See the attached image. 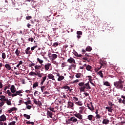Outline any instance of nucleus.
Returning a JSON list of instances; mask_svg holds the SVG:
<instances>
[{"instance_id": "09e8293b", "label": "nucleus", "mask_w": 125, "mask_h": 125, "mask_svg": "<svg viewBox=\"0 0 125 125\" xmlns=\"http://www.w3.org/2000/svg\"><path fill=\"white\" fill-rule=\"evenodd\" d=\"M28 42H34V38H29L28 39Z\"/></svg>"}, {"instance_id": "f3484780", "label": "nucleus", "mask_w": 125, "mask_h": 125, "mask_svg": "<svg viewBox=\"0 0 125 125\" xmlns=\"http://www.w3.org/2000/svg\"><path fill=\"white\" fill-rule=\"evenodd\" d=\"M0 122H4L5 121H6V117H5V115H2L0 116Z\"/></svg>"}, {"instance_id": "c756f323", "label": "nucleus", "mask_w": 125, "mask_h": 125, "mask_svg": "<svg viewBox=\"0 0 125 125\" xmlns=\"http://www.w3.org/2000/svg\"><path fill=\"white\" fill-rule=\"evenodd\" d=\"M23 117L27 119V120H29L31 118V116L30 115H28L27 114H23Z\"/></svg>"}, {"instance_id": "5fc2aeb1", "label": "nucleus", "mask_w": 125, "mask_h": 125, "mask_svg": "<svg viewBox=\"0 0 125 125\" xmlns=\"http://www.w3.org/2000/svg\"><path fill=\"white\" fill-rule=\"evenodd\" d=\"M26 20H30V19H32V16H28L26 17Z\"/></svg>"}, {"instance_id": "473e14b6", "label": "nucleus", "mask_w": 125, "mask_h": 125, "mask_svg": "<svg viewBox=\"0 0 125 125\" xmlns=\"http://www.w3.org/2000/svg\"><path fill=\"white\" fill-rule=\"evenodd\" d=\"M104 85H106V86H110V83L107 81L104 83Z\"/></svg>"}, {"instance_id": "603ef678", "label": "nucleus", "mask_w": 125, "mask_h": 125, "mask_svg": "<svg viewBox=\"0 0 125 125\" xmlns=\"http://www.w3.org/2000/svg\"><path fill=\"white\" fill-rule=\"evenodd\" d=\"M33 102L36 104V105H38V102L37 101V100L35 98L33 99Z\"/></svg>"}, {"instance_id": "774afa93", "label": "nucleus", "mask_w": 125, "mask_h": 125, "mask_svg": "<svg viewBox=\"0 0 125 125\" xmlns=\"http://www.w3.org/2000/svg\"><path fill=\"white\" fill-rule=\"evenodd\" d=\"M27 109H28V110H31V108H32V106L31 105H27L26 106Z\"/></svg>"}, {"instance_id": "a19ab883", "label": "nucleus", "mask_w": 125, "mask_h": 125, "mask_svg": "<svg viewBox=\"0 0 125 125\" xmlns=\"http://www.w3.org/2000/svg\"><path fill=\"white\" fill-rule=\"evenodd\" d=\"M37 47H38V45H36V46L32 47L31 48V51H34V50H35V49L37 48Z\"/></svg>"}, {"instance_id": "4d7b16f0", "label": "nucleus", "mask_w": 125, "mask_h": 125, "mask_svg": "<svg viewBox=\"0 0 125 125\" xmlns=\"http://www.w3.org/2000/svg\"><path fill=\"white\" fill-rule=\"evenodd\" d=\"M13 93L12 94V93H11V92L8 94V96H12V97H14L15 96H13Z\"/></svg>"}, {"instance_id": "13d9d810", "label": "nucleus", "mask_w": 125, "mask_h": 125, "mask_svg": "<svg viewBox=\"0 0 125 125\" xmlns=\"http://www.w3.org/2000/svg\"><path fill=\"white\" fill-rule=\"evenodd\" d=\"M48 109L50 110V111H51L52 112H54V108L53 107H49Z\"/></svg>"}, {"instance_id": "6e6d98bb", "label": "nucleus", "mask_w": 125, "mask_h": 125, "mask_svg": "<svg viewBox=\"0 0 125 125\" xmlns=\"http://www.w3.org/2000/svg\"><path fill=\"white\" fill-rule=\"evenodd\" d=\"M74 101H79V99L76 97H73Z\"/></svg>"}, {"instance_id": "393cba45", "label": "nucleus", "mask_w": 125, "mask_h": 125, "mask_svg": "<svg viewBox=\"0 0 125 125\" xmlns=\"http://www.w3.org/2000/svg\"><path fill=\"white\" fill-rule=\"evenodd\" d=\"M71 118L72 123H77V122H78V119L76 118L75 117H72Z\"/></svg>"}, {"instance_id": "c85d7f7f", "label": "nucleus", "mask_w": 125, "mask_h": 125, "mask_svg": "<svg viewBox=\"0 0 125 125\" xmlns=\"http://www.w3.org/2000/svg\"><path fill=\"white\" fill-rule=\"evenodd\" d=\"M29 76H37V73L35 72H31L29 73Z\"/></svg>"}, {"instance_id": "8fccbe9b", "label": "nucleus", "mask_w": 125, "mask_h": 125, "mask_svg": "<svg viewBox=\"0 0 125 125\" xmlns=\"http://www.w3.org/2000/svg\"><path fill=\"white\" fill-rule=\"evenodd\" d=\"M36 76H38L39 78H42V74L39 73L38 72L36 73Z\"/></svg>"}, {"instance_id": "680f3d73", "label": "nucleus", "mask_w": 125, "mask_h": 125, "mask_svg": "<svg viewBox=\"0 0 125 125\" xmlns=\"http://www.w3.org/2000/svg\"><path fill=\"white\" fill-rule=\"evenodd\" d=\"M108 105H110V107H113V105L114 104L112 103V102H108Z\"/></svg>"}, {"instance_id": "338daca9", "label": "nucleus", "mask_w": 125, "mask_h": 125, "mask_svg": "<svg viewBox=\"0 0 125 125\" xmlns=\"http://www.w3.org/2000/svg\"><path fill=\"white\" fill-rule=\"evenodd\" d=\"M45 80H46V76H44L42 77V82H45Z\"/></svg>"}, {"instance_id": "cd10ccee", "label": "nucleus", "mask_w": 125, "mask_h": 125, "mask_svg": "<svg viewBox=\"0 0 125 125\" xmlns=\"http://www.w3.org/2000/svg\"><path fill=\"white\" fill-rule=\"evenodd\" d=\"M23 61H21L19 62L18 64L17 65L16 67L17 68H19V69H20V67H19L20 66V65H22V64H23Z\"/></svg>"}, {"instance_id": "a18cd8bd", "label": "nucleus", "mask_w": 125, "mask_h": 125, "mask_svg": "<svg viewBox=\"0 0 125 125\" xmlns=\"http://www.w3.org/2000/svg\"><path fill=\"white\" fill-rule=\"evenodd\" d=\"M77 34L78 35L83 36V32H82V31H77Z\"/></svg>"}, {"instance_id": "bf43d9fd", "label": "nucleus", "mask_w": 125, "mask_h": 125, "mask_svg": "<svg viewBox=\"0 0 125 125\" xmlns=\"http://www.w3.org/2000/svg\"><path fill=\"white\" fill-rule=\"evenodd\" d=\"M38 105L39 106V107H41V106H42V102L38 101Z\"/></svg>"}, {"instance_id": "f8f14e48", "label": "nucleus", "mask_w": 125, "mask_h": 125, "mask_svg": "<svg viewBox=\"0 0 125 125\" xmlns=\"http://www.w3.org/2000/svg\"><path fill=\"white\" fill-rule=\"evenodd\" d=\"M53 114H52V112L49 110L47 111V117L48 118H50L51 119H52V115Z\"/></svg>"}, {"instance_id": "7c9ffc66", "label": "nucleus", "mask_w": 125, "mask_h": 125, "mask_svg": "<svg viewBox=\"0 0 125 125\" xmlns=\"http://www.w3.org/2000/svg\"><path fill=\"white\" fill-rule=\"evenodd\" d=\"M91 50H92V48H91V47H90V46H87L86 48V51H91Z\"/></svg>"}, {"instance_id": "39448f33", "label": "nucleus", "mask_w": 125, "mask_h": 125, "mask_svg": "<svg viewBox=\"0 0 125 125\" xmlns=\"http://www.w3.org/2000/svg\"><path fill=\"white\" fill-rule=\"evenodd\" d=\"M56 75L57 77H58V78L57 79L58 82H61V81H63V80L65 79V77L64 76L60 75V73H59V72L56 73Z\"/></svg>"}, {"instance_id": "de8ad7c7", "label": "nucleus", "mask_w": 125, "mask_h": 125, "mask_svg": "<svg viewBox=\"0 0 125 125\" xmlns=\"http://www.w3.org/2000/svg\"><path fill=\"white\" fill-rule=\"evenodd\" d=\"M24 104H25V105H28V104H31V101L28 100V101H27V102H25Z\"/></svg>"}, {"instance_id": "f704fd0d", "label": "nucleus", "mask_w": 125, "mask_h": 125, "mask_svg": "<svg viewBox=\"0 0 125 125\" xmlns=\"http://www.w3.org/2000/svg\"><path fill=\"white\" fill-rule=\"evenodd\" d=\"M2 58L3 59H5V58H6V55L5 54V53H2Z\"/></svg>"}, {"instance_id": "69168bd1", "label": "nucleus", "mask_w": 125, "mask_h": 125, "mask_svg": "<svg viewBox=\"0 0 125 125\" xmlns=\"http://www.w3.org/2000/svg\"><path fill=\"white\" fill-rule=\"evenodd\" d=\"M66 64L65 62H63L62 63V68H64V67H65V64Z\"/></svg>"}, {"instance_id": "dca6fc26", "label": "nucleus", "mask_w": 125, "mask_h": 125, "mask_svg": "<svg viewBox=\"0 0 125 125\" xmlns=\"http://www.w3.org/2000/svg\"><path fill=\"white\" fill-rule=\"evenodd\" d=\"M42 66H43V64H42L40 65L36 64V65L34 66V68L36 70H41V69H42Z\"/></svg>"}, {"instance_id": "0e129e2a", "label": "nucleus", "mask_w": 125, "mask_h": 125, "mask_svg": "<svg viewBox=\"0 0 125 125\" xmlns=\"http://www.w3.org/2000/svg\"><path fill=\"white\" fill-rule=\"evenodd\" d=\"M35 66V63H30L29 64V67H33Z\"/></svg>"}, {"instance_id": "a878e982", "label": "nucleus", "mask_w": 125, "mask_h": 125, "mask_svg": "<svg viewBox=\"0 0 125 125\" xmlns=\"http://www.w3.org/2000/svg\"><path fill=\"white\" fill-rule=\"evenodd\" d=\"M38 86H39V83L35 82L34 83H33V88H36V87H38Z\"/></svg>"}, {"instance_id": "ea45409f", "label": "nucleus", "mask_w": 125, "mask_h": 125, "mask_svg": "<svg viewBox=\"0 0 125 125\" xmlns=\"http://www.w3.org/2000/svg\"><path fill=\"white\" fill-rule=\"evenodd\" d=\"M58 45H59V44L57 42H54L53 44V46L54 47H56V46H58Z\"/></svg>"}, {"instance_id": "9b49d317", "label": "nucleus", "mask_w": 125, "mask_h": 125, "mask_svg": "<svg viewBox=\"0 0 125 125\" xmlns=\"http://www.w3.org/2000/svg\"><path fill=\"white\" fill-rule=\"evenodd\" d=\"M22 91H23L22 90H20L19 91H17L15 92V93H13V96H17L18 95H20V94H21V93H22Z\"/></svg>"}, {"instance_id": "1a4fd4ad", "label": "nucleus", "mask_w": 125, "mask_h": 125, "mask_svg": "<svg viewBox=\"0 0 125 125\" xmlns=\"http://www.w3.org/2000/svg\"><path fill=\"white\" fill-rule=\"evenodd\" d=\"M67 62L68 63H70V64H72L73 63L74 64H76V61L74 58L70 57L69 59L67 60Z\"/></svg>"}, {"instance_id": "a211bd4d", "label": "nucleus", "mask_w": 125, "mask_h": 125, "mask_svg": "<svg viewBox=\"0 0 125 125\" xmlns=\"http://www.w3.org/2000/svg\"><path fill=\"white\" fill-rule=\"evenodd\" d=\"M110 121L107 119H104L102 122L103 125H108Z\"/></svg>"}, {"instance_id": "49530a36", "label": "nucleus", "mask_w": 125, "mask_h": 125, "mask_svg": "<svg viewBox=\"0 0 125 125\" xmlns=\"http://www.w3.org/2000/svg\"><path fill=\"white\" fill-rule=\"evenodd\" d=\"M62 88H63L64 89H70V87H69V86H64L62 87Z\"/></svg>"}, {"instance_id": "f257e3e1", "label": "nucleus", "mask_w": 125, "mask_h": 125, "mask_svg": "<svg viewBox=\"0 0 125 125\" xmlns=\"http://www.w3.org/2000/svg\"><path fill=\"white\" fill-rule=\"evenodd\" d=\"M78 85L81 86L79 88L80 91L84 92V89H91V87L89 85V82L84 84L83 82H80L79 83Z\"/></svg>"}, {"instance_id": "6e6552de", "label": "nucleus", "mask_w": 125, "mask_h": 125, "mask_svg": "<svg viewBox=\"0 0 125 125\" xmlns=\"http://www.w3.org/2000/svg\"><path fill=\"white\" fill-rule=\"evenodd\" d=\"M43 67L45 68V71H48L50 68V66H51V63H47L45 64H43Z\"/></svg>"}, {"instance_id": "79ce46f5", "label": "nucleus", "mask_w": 125, "mask_h": 125, "mask_svg": "<svg viewBox=\"0 0 125 125\" xmlns=\"http://www.w3.org/2000/svg\"><path fill=\"white\" fill-rule=\"evenodd\" d=\"M80 113H82L83 110H84V107L83 106H81L80 107Z\"/></svg>"}, {"instance_id": "37998d69", "label": "nucleus", "mask_w": 125, "mask_h": 125, "mask_svg": "<svg viewBox=\"0 0 125 125\" xmlns=\"http://www.w3.org/2000/svg\"><path fill=\"white\" fill-rule=\"evenodd\" d=\"M72 118L70 117V119H68L67 123V124H72Z\"/></svg>"}, {"instance_id": "c03bdc74", "label": "nucleus", "mask_w": 125, "mask_h": 125, "mask_svg": "<svg viewBox=\"0 0 125 125\" xmlns=\"http://www.w3.org/2000/svg\"><path fill=\"white\" fill-rule=\"evenodd\" d=\"M76 64H72L71 65H70L69 67V69H72V67H73V68H76Z\"/></svg>"}, {"instance_id": "412c9836", "label": "nucleus", "mask_w": 125, "mask_h": 125, "mask_svg": "<svg viewBox=\"0 0 125 125\" xmlns=\"http://www.w3.org/2000/svg\"><path fill=\"white\" fill-rule=\"evenodd\" d=\"M5 67L8 71H10V70H11V66H10V65L8 63L5 64Z\"/></svg>"}, {"instance_id": "ddd939ff", "label": "nucleus", "mask_w": 125, "mask_h": 125, "mask_svg": "<svg viewBox=\"0 0 125 125\" xmlns=\"http://www.w3.org/2000/svg\"><path fill=\"white\" fill-rule=\"evenodd\" d=\"M10 90L12 93H15V92H16V88H15V86H14V85H12L11 86Z\"/></svg>"}, {"instance_id": "0eeeda50", "label": "nucleus", "mask_w": 125, "mask_h": 125, "mask_svg": "<svg viewBox=\"0 0 125 125\" xmlns=\"http://www.w3.org/2000/svg\"><path fill=\"white\" fill-rule=\"evenodd\" d=\"M96 116L95 118L97 119H100V118H102V116L103 114L101 115V113L98 112V110L97 109L95 112Z\"/></svg>"}, {"instance_id": "7ed1b4c3", "label": "nucleus", "mask_w": 125, "mask_h": 125, "mask_svg": "<svg viewBox=\"0 0 125 125\" xmlns=\"http://www.w3.org/2000/svg\"><path fill=\"white\" fill-rule=\"evenodd\" d=\"M48 56L50 59H51L52 61H53L58 57V56L56 54H51V53L48 54Z\"/></svg>"}, {"instance_id": "e2e57ef3", "label": "nucleus", "mask_w": 125, "mask_h": 125, "mask_svg": "<svg viewBox=\"0 0 125 125\" xmlns=\"http://www.w3.org/2000/svg\"><path fill=\"white\" fill-rule=\"evenodd\" d=\"M3 105H4V102H2L0 103V107H2V106H3Z\"/></svg>"}, {"instance_id": "9d476101", "label": "nucleus", "mask_w": 125, "mask_h": 125, "mask_svg": "<svg viewBox=\"0 0 125 125\" xmlns=\"http://www.w3.org/2000/svg\"><path fill=\"white\" fill-rule=\"evenodd\" d=\"M47 78L49 80H52V81H55L54 75L52 74H49L47 75Z\"/></svg>"}, {"instance_id": "c9c22d12", "label": "nucleus", "mask_w": 125, "mask_h": 125, "mask_svg": "<svg viewBox=\"0 0 125 125\" xmlns=\"http://www.w3.org/2000/svg\"><path fill=\"white\" fill-rule=\"evenodd\" d=\"M85 57H83V60H85V61H86L87 60V59H88V58L87 57H89V55H85Z\"/></svg>"}, {"instance_id": "2f4dec72", "label": "nucleus", "mask_w": 125, "mask_h": 125, "mask_svg": "<svg viewBox=\"0 0 125 125\" xmlns=\"http://www.w3.org/2000/svg\"><path fill=\"white\" fill-rule=\"evenodd\" d=\"M37 61L39 62L40 64H42L43 63V61L42 60H41L40 58H37Z\"/></svg>"}, {"instance_id": "6ab92c4d", "label": "nucleus", "mask_w": 125, "mask_h": 125, "mask_svg": "<svg viewBox=\"0 0 125 125\" xmlns=\"http://www.w3.org/2000/svg\"><path fill=\"white\" fill-rule=\"evenodd\" d=\"M86 70L87 71H90V72H92V66L90 65H88L86 66Z\"/></svg>"}, {"instance_id": "052dcab7", "label": "nucleus", "mask_w": 125, "mask_h": 125, "mask_svg": "<svg viewBox=\"0 0 125 125\" xmlns=\"http://www.w3.org/2000/svg\"><path fill=\"white\" fill-rule=\"evenodd\" d=\"M6 103L7 104V105H11V102H10V101H9L8 100L7 102H6Z\"/></svg>"}, {"instance_id": "bb28decb", "label": "nucleus", "mask_w": 125, "mask_h": 125, "mask_svg": "<svg viewBox=\"0 0 125 125\" xmlns=\"http://www.w3.org/2000/svg\"><path fill=\"white\" fill-rule=\"evenodd\" d=\"M75 104L78 106H83V102L82 101L76 102Z\"/></svg>"}, {"instance_id": "4be33fe9", "label": "nucleus", "mask_w": 125, "mask_h": 125, "mask_svg": "<svg viewBox=\"0 0 125 125\" xmlns=\"http://www.w3.org/2000/svg\"><path fill=\"white\" fill-rule=\"evenodd\" d=\"M15 54L17 56H20V50H19V48H18L16 51L15 52Z\"/></svg>"}, {"instance_id": "2eb2a0df", "label": "nucleus", "mask_w": 125, "mask_h": 125, "mask_svg": "<svg viewBox=\"0 0 125 125\" xmlns=\"http://www.w3.org/2000/svg\"><path fill=\"white\" fill-rule=\"evenodd\" d=\"M74 107V103L69 101L67 104V107L72 108Z\"/></svg>"}, {"instance_id": "4c0bfd02", "label": "nucleus", "mask_w": 125, "mask_h": 125, "mask_svg": "<svg viewBox=\"0 0 125 125\" xmlns=\"http://www.w3.org/2000/svg\"><path fill=\"white\" fill-rule=\"evenodd\" d=\"M99 75L100 76V77L101 78H103L104 76H103V73H102V71L100 70L99 72H98Z\"/></svg>"}, {"instance_id": "3c124183", "label": "nucleus", "mask_w": 125, "mask_h": 125, "mask_svg": "<svg viewBox=\"0 0 125 125\" xmlns=\"http://www.w3.org/2000/svg\"><path fill=\"white\" fill-rule=\"evenodd\" d=\"M45 88V86H42L41 87V91L42 92H43V90H44V88Z\"/></svg>"}, {"instance_id": "e433bc0d", "label": "nucleus", "mask_w": 125, "mask_h": 125, "mask_svg": "<svg viewBox=\"0 0 125 125\" xmlns=\"http://www.w3.org/2000/svg\"><path fill=\"white\" fill-rule=\"evenodd\" d=\"M121 98L123 99V100H122V103L125 104V96L122 95Z\"/></svg>"}, {"instance_id": "58836bf2", "label": "nucleus", "mask_w": 125, "mask_h": 125, "mask_svg": "<svg viewBox=\"0 0 125 125\" xmlns=\"http://www.w3.org/2000/svg\"><path fill=\"white\" fill-rule=\"evenodd\" d=\"M26 124L27 125H35V123L33 122H30V121L26 122Z\"/></svg>"}, {"instance_id": "72a5a7b5", "label": "nucleus", "mask_w": 125, "mask_h": 125, "mask_svg": "<svg viewBox=\"0 0 125 125\" xmlns=\"http://www.w3.org/2000/svg\"><path fill=\"white\" fill-rule=\"evenodd\" d=\"M81 74L80 73H78L76 74L75 77L76 78H77V79H79V78H81Z\"/></svg>"}, {"instance_id": "4468645a", "label": "nucleus", "mask_w": 125, "mask_h": 125, "mask_svg": "<svg viewBox=\"0 0 125 125\" xmlns=\"http://www.w3.org/2000/svg\"><path fill=\"white\" fill-rule=\"evenodd\" d=\"M31 49V47H28L25 50V52L26 53V54L27 55H30V54H32V52H31V51H30Z\"/></svg>"}, {"instance_id": "5701e85b", "label": "nucleus", "mask_w": 125, "mask_h": 125, "mask_svg": "<svg viewBox=\"0 0 125 125\" xmlns=\"http://www.w3.org/2000/svg\"><path fill=\"white\" fill-rule=\"evenodd\" d=\"M94 118V116H93V115L91 114L87 116V119L88 120H89V121H92Z\"/></svg>"}, {"instance_id": "f03ea898", "label": "nucleus", "mask_w": 125, "mask_h": 125, "mask_svg": "<svg viewBox=\"0 0 125 125\" xmlns=\"http://www.w3.org/2000/svg\"><path fill=\"white\" fill-rule=\"evenodd\" d=\"M124 81L119 80V81H116L114 83V85L118 89H123L124 88Z\"/></svg>"}, {"instance_id": "b1692460", "label": "nucleus", "mask_w": 125, "mask_h": 125, "mask_svg": "<svg viewBox=\"0 0 125 125\" xmlns=\"http://www.w3.org/2000/svg\"><path fill=\"white\" fill-rule=\"evenodd\" d=\"M87 107H88V109L90 110V111H94V106L92 105V107H90V104H87Z\"/></svg>"}, {"instance_id": "aec40b11", "label": "nucleus", "mask_w": 125, "mask_h": 125, "mask_svg": "<svg viewBox=\"0 0 125 125\" xmlns=\"http://www.w3.org/2000/svg\"><path fill=\"white\" fill-rule=\"evenodd\" d=\"M106 110H108V112H109L110 113H112L113 112V107H109V106H106L105 107Z\"/></svg>"}, {"instance_id": "864d4df0", "label": "nucleus", "mask_w": 125, "mask_h": 125, "mask_svg": "<svg viewBox=\"0 0 125 125\" xmlns=\"http://www.w3.org/2000/svg\"><path fill=\"white\" fill-rule=\"evenodd\" d=\"M11 110H12V111H17V108H16V107H12V108H11Z\"/></svg>"}, {"instance_id": "423d86ee", "label": "nucleus", "mask_w": 125, "mask_h": 125, "mask_svg": "<svg viewBox=\"0 0 125 125\" xmlns=\"http://www.w3.org/2000/svg\"><path fill=\"white\" fill-rule=\"evenodd\" d=\"M74 116H75L76 118H77V119H79V120H82V122H83V116L82 114H81V113H75L74 114Z\"/></svg>"}, {"instance_id": "20e7f679", "label": "nucleus", "mask_w": 125, "mask_h": 125, "mask_svg": "<svg viewBox=\"0 0 125 125\" xmlns=\"http://www.w3.org/2000/svg\"><path fill=\"white\" fill-rule=\"evenodd\" d=\"M100 64L101 65L100 67L98 68V69H95L96 72L99 71V70H100V69H101L102 67L104 68V66H106V64H107V62H103L102 61H101L100 62Z\"/></svg>"}]
</instances>
